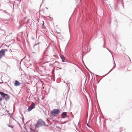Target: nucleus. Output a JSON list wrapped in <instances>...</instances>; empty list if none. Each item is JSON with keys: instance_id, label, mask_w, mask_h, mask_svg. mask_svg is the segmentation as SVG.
<instances>
[{"instance_id": "obj_6", "label": "nucleus", "mask_w": 132, "mask_h": 132, "mask_svg": "<svg viewBox=\"0 0 132 132\" xmlns=\"http://www.w3.org/2000/svg\"><path fill=\"white\" fill-rule=\"evenodd\" d=\"M6 51V50L5 49L2 50L0 51V59L5 55V52Z\"/></svg>"}, {"instance_id": "obj_9", "label": "nucleus", "mask_w": 132, "mask_h": 132, "mask_svg": "<svg viewBox=\"0 0 132 132\" xmlns=\"http://www.w3.org/2000/svg\"><path fill=\"white\" fill-rule=\"evenodd\" d=\"M14 85L15 86H18L20 85V82L17 80H16L15 81Z\"/></svg>"}, {"instance_id": "obj_7", "label": "nucleus", "mask_w": 132, "mask_h": 132, "mask_svg": "<svg viewBox=\"0 0 132 132\" xmlns=\"http://www.w3.org/2000/svg\"><path fill=\"white\" fill-rule=\"evenodd\" d=\"M67 116V113L66 112H63L62 114V118H64L65 117V116Z\"/></svg>"}, {"instance_id": "obj_4", "label": "nucleus", "mask_w": 132, "mask_h": 132, "mask_svg": "<svg viewBox=\"0 0 132 132\" xmlns=\"http://www.w3.org/2000/svg\"><path fill=\"white\" fill-rule=\"evenodd\" d=\"M56 32L57 34V36L59 37V39H62L63 38V37L62 35L60 34L61 33V30L60 31L59 30V29L58 28L56 29Z\"/></svg>"}, {"instance_id": "obj_3", "label": "nucleus", "mask_w": 132, "mask_h": 132, "mask_svg": "<svg viewBox=\"0 0 132 132\" xmlns=\"http://www.w3.org/2000/svg\"><path fill=\"white\" fill-rule=\"evenodd\" d=\"M0 94L6 100H7L9 98L8 94H5L3 92L0 91Z\"/></svg>"}, {"instance_id": "obj_12", "label": "nucleus", "mask_w": 132, "mask_h": 132, "mask_svg": "<svg viewBox=\"0 0 132 132\" xmlns=\"http://www.w3.org/2000/svg\"><path fill=\"white\" fill-rule=\"evenodd\" d=\"M86 124H87V126L89 127H90L88 125V124L87 123H86Z\"/></svg>"}, {"instance_id": "obj_10", "label": "nucleus", "mask_w": 132, "mask_h": 132, "mask_svg": "<svg viewBox=\"0 0 132 132\" xmlns=\"http://www.w3.org/2000/svg\"><path fill=\"white\" fill-rule=\"evenodd\" d=\"M9 126L12 128H13L14 127V126Z\"/></svg>"}, {"instance_id": "obj_5", "label": "nucleus", "mask_w": 132, "mask_h": 132, "mask_svg": "<svg viewBox=\"0 0 132 132\" xmlns=\"http://www.w3.org/2000/svg\"><path fill=\"white\" fill-rule=\"evenodd\" d=\"M35 104L32 103L31 105L29 107L28 109V112L30 111L32 109L35 108Z\"/></svg>"}, {"instance_id": "obj_8", "label": "nucleus", "mask_w": 132, "mask_h": 132, "mask_svg": "<svg viewBox=\"0 0 132 132\" xmlns=\"http://www.w3.org/2000/svg\"><path fill=\"white\" fill-rule=\"evenodd\" d=\"M61 57L63 62H65V61L66 60L65 58L63 55H61Z\"/></svg>"}, {"instance_id": "obj_11", "label": "nucleus", "mask_w": 132, "mask_h": 132, "mask_svg": "<svg viewBox=\"0 0 132 132\" xmlns=\"http://www.w3.org/2000/svg\"><path fill=\"white\" fill-rule=\"evenodd\" d=\"M2 100V98L1 97H0V101H1Z\"/></svg>"}, {"instance_id": "obj_13", "label": "nucleus", "mask_w": 132, "mask_h": 132, "mask_svg": "<svg viewBox=\"0 0 132 132\" xmlns=\"http://www.w3.org/2000/svg\"><path fill=\"white\" fill-rule=\"evenodd\" d=\"M43 24H44V22H43Z\"/></svg>"}, {"instance_id": "obj_1", "label": "nucleus", "mask_w": 132, "mask_h": 132, "mask_svg": "<svg viewBox=\"0 0 132 132\" xmlns=\"http://www.w3.org/2000/svg\"><path fill=\"white\" fill-rule=\"evenodd\" d=\"M60 112V110L59 109H54L51 111L50 113L53 116H56L59 114Z\"/></svg>"}, {"instance_id": "obj_2", "label": "nucleus", "mask_w": 132, "mask_h": 132, "mask_svg": "<svg viewBox=\"0 0 132 132\" xmlns=\"http://www.w3.org/2000/svg\"><path fill=\"white\" fill-rule=\"evenodd\" d=\"M46 126L45 125V122L42 120L40 119L38 121L37 124L36 125V127H38L40 126Z\"/></svg>"}]
</instances>
